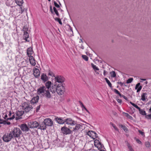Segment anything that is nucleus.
Listing matches in <instances>:
<instances>
[{"label": "nucleus", "instance_id": "1", "mask_svg": "<svg viewBox=\"0 0 151 151\" xmlns=\"http://www.w3.org/2000/svg\"><path fill=\"white\" fill-rule=\"evenodd\" d=\"M49 91V90L46 89L45 87L43 86L37 89V93L38 94L41 95L47 99H50L52 98V96Z\"/></svg>", "mask_w": 151, "mask_h": 151}, {"label": "nucleus", "instance_id": "2", "mask_svg": "<svg viewBox=\"0 0 151 151\" xmlns=\"http://www.w3.org/2000/svg\"><path fill=\"white\" fill-rule=\"evenodd\" d=\"M12 133L13 137H18L22 133V132L19 128H14L10 132Z\"/></svg>", "mask_w": 151, "mask_h": 151}, {"label": "nucleus", "instance_id": "3", "mask_svg": "<svg viewBox=\"0 0 151 151\" xmlns=\"http://www.w3.org/2000/svg\"><path fill=\"white\" fill-rule=\"evenodd\" d=\"M22 109L24 112L27 113L31 110L33 109V107L29 104L25 102L22 104Z\"/></svg>", "mask_w": 151, "mask_h": 151}, {"label": "nucleus", "instance_id": "4", "mask_svg": "<svg viewBox=\"0 0 151 151\" xmlns=\"http://www.w3.org/2000/svg\"><path fill=\"white\" fill-rule=\"evenodd\" d=\"M13 138L10 132L5 133L2 137L3 140L5 142H9Z\"/></svg>", "mask_w": 151, "mask_h": 151}, {"label": "nucleus", "instance_id": "5", "mask_svg": "<svg viewBox=\"0 0 151 151\" xmlns=\"http://www.w3.org/2000/svg\"><path fill=\"white\" fill-rule=\"evenodd\" d=\"M65 88L62 83L58 84L57 86V93L59 95H61L65 91Z\"/></svg>", "mask_w": 151, "mask_h": 151}, {"label": "nucleus", "instance_id": "6", "mask_svg": "<svg viewBox=\"0 0 151 151\" xmlns=\"http://www.w3.org/2000/svg\"><path fill=\"white\" fill-rule=\"evenodd\" d=\"M28 127L31 128L38 127L39 123L36 121H30L28 123Z\"/></svg>", "mask_w": 151, "mask_h": 151}, {"label": "nucleus", "instance_id": "7", "mask_svg": "<svg viewBox=\"0 0 151 151\" xmlns=\"http://www.w3.org/2000/svg\"><path fill=\"white\" fill-rule=\"evenodd\" d=\"M61 130L62 133L65 134H71L72 132L69 129L65 127H62L61 128Z\"/></svg>", "mask_w": 151, "mask_h": 151}, {"label": "nucleus", "instance_id": "8", "mask_svg": "<svg viewBox=\"0 0 151 151\" xmlns=\"http://www.w3.org/2000/svg\"><path fill=\"white\" fill-rule=\"evenodd\" d=\"M65 122L69 125L73 126L75 125L76 124L77 122L69 118L65 119Z\"/></svg>", "mask_w": 151, "mask_h": 151}, {"label": "nucleus", "instance_id": "9", "mask_svg": "<svg viewBox=\"0 0 151 151\" xmlns=\"http://www.w3.org/2000/svg\"><path fill=\"white\" fill-rule=\"evenodd\" d=\"M55 82L62 83L65 81V78L63 76H58L55 77Z\"/></svg>", "mask_w": 151, "mask_h": 151}, {"label": "nucleus", "instance_id": "10", "mask_svg": "<svg viewBox=\"0 0 151 151\" xmlns=\"http://www.w3.org/2000/svg\"><path fill=\"white\" fill-rule=\"evenodd\" d=\"M44 122L47 126H52L53 124L52 121L49 118L45 119L44 121Z\"/></svg>", "mask_w": 151, "mask_h": 151}, {"label": "nucleus", "instance_id": "11", "mask_svg": "<svg viewBox=\"0 0 151 151\" xmlns=\"http://www.w3.org/2000/svg\"><path fill=\"white\" fill-rule=\"evenodd\" d=\"M94 145L99 149H100L103 146L100 142L98 139H96L94 141Z\"/></svg>", "mask_w": 151, "mask_h": 151}, {"label": "nucleus", "instance_id": "12", "mask_svg": "<svg viewBox=\"0 0 151 151\" xmlns=\"http://www.w3.org/2000/svg\"><path fill=\"white\" fill-rule=\"evenodd\" d=\"M24 63L23 58L22 57H17L16 58V63L17 65H21L22 63Z\"/></svg>", "mask_w": 151, "mask_h": 151}, {"label": "nucleus", "instance_id": "13", "mask_svg": "<svg viewBox=\"0 0 151 151\" xmlns=\"http://www.w3.org/2000/svg\"><path fill=\"white\" fill-rule=\"evenodd\" d=\"M57 84H52V86L50 87V91L52 93H54L57 91Z\"/></svg>", "mask_w": 151, "mask_h": 151}, {"label": "nucleus", "instance_id": "14", "mask_svg": "<svg viewBox=\"0 0 151 151\" xmlns=\"http://www.w3.org/2000/svg\"><path fill=\"white\" fill-rule=\"evenodd\" d=\"M33 74L36 78H38L40 76V72L38 69L35 68L33 69Z\"/></svg>", "mask_w": 151, "mask_h": 151}, {"label": "nucleus", "instance_id": "15", "mask_svg": "<svg viewBox=\"0 0 151 151\" xmlns=\"http://www.w3.org/2000/svg\"><path fill=\"white\" fill-rule=\"evenodd\" d=\"M24 111H18L16 112V114L17 116L16 117V120H18L19 119H21V116H22L24 114Z\"/></svg>", "mask_w": 151, "mask_h": 151}, {"label": "nucleus", "instance_id": "16", "mask_svg": "<svg viewBox=\"0 0 151 151\" xmlns=\"http://www.w3.org/2000/svg\"><path fill=\"white\" fill-rule=\"evenodd\" d=\"M29 127L25 124H22L20 128L23 131L27 132L29 130Z\"/></svg>", "mask_w": 151, "mask_h": 151}, {"label": "nucleus", "instance_id": "17", "mask_svg": "<svg viewBox=\"0 0 151 151\" xmlns=\"http://www.w3.org/2000/svg\"><path fill=\"white\" fill-rule=\"evenodd\" d=\"M33 50L32 49L31 47H29L28 48L27 50V55L29 57L30 56H31V55L33 54Z\"/></svg>", "mask_w": 151, "mask_h": 151}, {"label": "nucleus", "instance_id": "18", "mask_svg": "<svg viewBox=\"0 0 151 151\" xmlns=\"http://www.w3.org/2000/svg\"><path fill=\"white\" fill-rule=\"evenodd\" d=\"M41 79L44 82H46L48 80V78L47 76L45 74H42L41 76Z\"/></svg>", "mask_w": 151, "mask_h": 151}, {"label": "nucleus", "instance_id": "19", "mask_svg": "<svg viewBox=\"0 0 151 151\" xmlns=\"http://www.w3.org/2000/svg\"><path fill=\"white\" fill-rule=\"evenodd\" d=\"M39 99V97L38 96H37L35 97H33L31 101V103L32 104H34L38 102Z\"/></svg>", "mask_w": 151, "mask_h": 151}, {"label": "nucleus", "instance_id": "20", "mask_svg": "<svg viewBox=\"0 0 151 151\" xmlns=\"http://www.w3.org/2000/svg\"><path fill=\"white\" fill-rule=\"evenodd\" d=\"M46 126H47V125L43 122V123H42L40 125L39 124V126H38V129H40L41 130H44L46 129Z\"/></svg>", "mask_w": 151, "mask_h": 151}, {"label": "nucleus", "instance_id": "21", "mask_svg": "<svg viewBox=\"0 0 151 151\" xmlns=\"http://www.w3.org/2000/svg\"><path fill=\"white\" fill-rule=\"evenodd\" d=\"M29 61L30 64L32 65L35 66L36 64L35 61L33 56L29 57Z\"/></svg>", "mask_w": 151, "mask_h": 151}, {"label": "nucleus", "instance_id": "22", "mask_svg": "<svg viewBox=\"0 0 151 151\" xmlns=\"http://www.w3.org/2000/svg\"><path fill=\"white\" fill-rule=\"evenodd\" d=\"M55 120L59 124H62L65 123V120H63L62 119L57 117L55 118Z\"/></svg>", "mask_w": 151, "mask_h": 151}, {"label": "nucleus", "instance_id": "23", "mask_svg": "<svg viewBox=\"0 0 151 151\" xmlns=\"http://www.w3.org/2000/svg\"><path fill=\"white\" fill-rule=\"evenodd\" d=\"M52 84L51 82L50 81H48L47 82L45 83V87L46 88V89L49 90Z\"/></svg>", "mask_w": 151, "mask_h": 151}, {"label": "nucleus", "instance_id": "24", "mask_svg": "<svg viewBox=\"0 0 151 151\" xmlns=\"http://www.w3.org/2000/svg\"><path fill=\"white\" fill-rule=\"evenodd\" d=\"M75 127L73 128V131L75 132H77L82 126L80 124H78L76 123Z\"/></svg>", "mask_w": 151, "mask_h": 151}, {"label": "nucleus", "instance_id": "25", "mask_svg": "<svg viewBox=\"0 0 151 151\" xmlns=\"http://www.w3.org/2000/svg\"><path fill=\"white\" fill-rule=\"evenodd\" d=\"M29 37L28 33L27 31H24L23 36V39L26 41H28L27 39Z\"/></svg>", "mask_w": 151, "mask_h": 151}, {"label": "nucleus", "instance_id": "26", "mask_svg": "<svg viewBox=\"0 0 151 151\" xmlns=\"http://www.w3.org/2000/svg\"><path fill=\"white\" fill-rule=\"evenodd\" d=\"M140 83H138L137 84H136V86L135 87V89H137V92H139L141 89L142 88V86H140Z\"/></svg>", "mask_w": 151, "mask_h": 151}, {"label": "nucleus", "instance_id": "27", "mask_svg": "<svg viewBox=\"0 0 151 151\" xmlns=\"http://www.w3.org/2000/svg\"><path fill=\"white\" fill-rule=\"evenodd\" d=\"M147 95L146 93H143L141 95V100L143 101H146V99H147Z\"/></svg>", "mask_w": 151, "mask_h": 151}, {"label": "nucleus", "instance_id": "28", "mask_svg": "<svg viewBox=\"0 0 151 151\" xmlns=\"http://www.w3.org/2000/svg\"><path fill=\"white\" fill-rule=\"evenodd\" d=\"M17 4L20 6H22L24 2L23 0H15Z\"/></svg>", "mask_w": 151, "mask_h": 151}, {"label": "nucleus", "instance_id": "29", "mask_svg": "<svg viewBox=\"0 0 151 151\" xmlns=\"http://www.w3.org/2000/svg\"><path fill=\"white\" fill-rule=\"evenodd\" d=\"M87 134L91 137L92 138V136L94 134H96V133L92 131H89L87 132Z\"/></svg>", "mask_w": 151, "mask_h": 151}, {"label": "nucleus", "instance_id": "30", "mask_svg": "<svg viewBox=\"0 0 151 151\" xmlns=\"http://www.w3.org/2000/svg\"><path fill=\"white\" fill-rule=\"evenodd\" d=\"M110 74L111 75V76L112 78H114L116 77V74L115 71H112L110 72Z\"/></svg>", "mask_w": 151, "mask_h": 151}, {"label": "nucleus", "instance_id": "31", "mask_svg": "<svg viewBox=\"0 0 151 151\" xmlns=\"http://www.w3.org/2000/svg\"><path fill=\"white\" fill-rule=\"evenodd\" d=\"M105 79L106 80V82L108 84L109 86L111 87H112V84L110 81H109V80H108V79L107 78H105Z\"/></svg>", "mask_w": 151, "mask_h": 151}, {"label": "nucleus", "instance_id": "32", "mask_svg": "<svg viewBox=\"0 0 151 151\" xmlns=\"http://www.w3.org/2000/svg\"><path fill=\"white\" fill-rule=\"evenodd\" d=\"M139 113L143 115H146L145 111V110H143L141 109L140 110H139Z\"/></svg>", "mask_w": 151, "mask_h": 151}, {"label": "nucleus", "instance_id": "33", "mask_svg": "<svg viewBox=\"0 0 151 151\" xmlns=\"http://www.w3.org/2000/svg\"><path fill=\"white\" fill-rule=\"evenodd\" d=\"M55 19V21H58L59 24L61 25H62V23L60 19L57 17H56Z\"/></svg>", "mask_w": 151, "mask_h": 151}, {"label": "nucleus", "instance_id": "34", "mask_svg": "<svg viewBox=\"0 0 151 151\" xmlns=\"http://www.w3.org/2000/svg\"><path fill=\"white\" fill-rule=\"evenodd\" d=\"M53 9L54 11L55 12V14H56L57 16H58L59 15V13L56 8L55 7H54Z\"/></svg>", "mask_w": 151, "mask_h": 151}, {"label": "nucleus", "instance_id": "35", "mask_svg": "<svg viewBox=\"0 0 151 151\" xmlns=\"http://www.w3.org/2000/svg\"><path fill=\"white\" fill-rule=\"evenodd\" d=\"M133 79L132 78H130L128 79L127 81V83H131L133 81Z\"/></svg>", "mask_w": 151, "mask_h": 151}, {"label": "nucleus", "instance_id": "36", "mask_svg": "<svg viewBox=\"0 0 151 151\" xmlns=\"http://www.w3.org/2000/svg\"><path fill=\"white\" fill-rule=\"evenodd\" d=\"M127 145L129 151H130L132 150L133 149L132 148V146L130 145L129 143L128 142H127Z\"/></svg>", "mask_w": 151, "mask_h": 151}, {"label": "nucleus", "instance_id": "37", "mask_svg": "<svg viewBox=\"0 0 151 151\" xmlns=\"http://www.w3.org/2000/svg\"><path fill=\"white\" fill-rule=\"evenodd\" d=\"M82 57L86 61L88 60V58L86 55H82Z\"/></svg>", "mask_w": 151, "mask_h": 151}, {"label": "nucleus", "instance_id": "38", "mask_svg": "<svg viewBox=\"0 0 151 151\" xmlns=\"http://www.w3.org/2000/svg\"><path fill=\"white\" fill-rule=\"evenodd\" d=\"M48 74L49 75L51 76L52 77L55 76L54 74L52 71L50 70H49Z\"/></svg>", "mask_w": 151, "mask_h": 151}, {"label": "nucleus", "instance_id": "39", "mask_svg": "<svg viewBox=\"0 0 151 151\" xmlns=\"http://www.w3.org/2000/svg\"><path fill=\"white\" fill-rule=\"evenodd\" d=\"M120 126L122 128V129H124V131H125L126 130H127V128L125 126L121 124L120 125Z\"/></svg>", "mask_w": 151, "mask_h": 151}, {"label": "nucleus", "instance_id": "40", "mask_svg": "<svg viewBox=\"0 0 151 151\" xmlns=\"http://www.w3.org/2000/svg\"><path fill=\"white\" fill-rule=\"evenodd\" d=\"M145 145L146 147H149L150 146V143L148 142H146Z\"/></svg>", "mask_w": 151, "mask_h": 151}, {"label": "nucleus", "instance_id": "41", "mask_svg": "<svg viewBox=\"0 0 151 151\" xmlns=\"http://www.w3.org/2000/svg\"><path fill=\"white\" fill-rule=\"evenodd\" d=\"M15 117L14 114L13 113H12V117L9 118L8 119V120H12L14 119Z\"/></svg>", "mask_w": 151, "mask_h": 151}, {"label": "nucleus", "instance_id": "42", "mask_svg": "<svg viewBox=\"0 0 151 151\" xmlns=\"http://www.w3.org/2000/svg\"><path fill=\"white\" fill-rule=\"evenodd\" d=\"M94 70H95V72H96V73L97 74H99V73L98 72H96V70H99V69L97 67H92Z\"/></svg>", "mask_w": 151, "mask_h": 151}, {"label": "nucleus", "instance_id": "43", "mask_svg": "<svg viewBox=\"0 0 151 151\" xmlns=\"http://www.w3.org/2000/svg\"><path fill=\"white\" fill-rule=\"evenodd\" d=\"M3 117H4V118L5 119H6L7 120H8V118H7V115L5 114V113H4L3 114Z\"/></svg>", "mask_w": 151, "mask_h": 151}, {"label": "nucleus", "instance_id": "44", "mask_svg": "<svg viewBox=\"0 0 151 151\" xmlns=\"http://www.w3.org/2000/svg\"><path fill=\"white\" fill-rule=\"evenodd\" d=\"M6 121L3 120H2L0 119V124H6Z\"/></svg>", "mask_w": 151, "mask_h": 151}, {"label": "nucleus", "instance_id": "45", "mask_svg": "<svg viewBox=\"0 0 151 151\" xmlns=\"http://www.w3.org/2000/svg\"><path fill=\"white\" fill-rule=\"evenodd\" d=\"M54 4L55 6L57 8H59L60 6L55 1H54Z\"/></svg>", "mask_w": 151, "mask_h": 151}, {"label": "nucleus", "instance_id": "46", "mask_svg": "<svg viewBox=\"0 0 151 151\" xmlns=\"http://www.w3.org/2000/svg\"><path fill=\"white\" fill-rule=\"evenodd\" d=\"M114 91L117 94H118L120 93L116 89H114Z\"/></svg>", "mask_w": 151, "mask_h": 151}, {"label": "nucleus", "instance_id": "47", "mask_svg": "<svg viewBox=\"0 0 151 151\" xmlns=\"http://www.w3.org/2000/svg\"><path fill=\"white\" fill-rule=\"evenodd\" d=\"M114 129H115V130L116 131H118V129L116 127V126L115 125V124H113L112 126Z\"/></svg>", "mask_w": 151, "mask_h": 151}, {"label": "nucleus", "instance_id": "48", "mask_svg": "<svg viewBox=\"0 0 151 151\" xmlns=\"http://www.w3.org/2000/svg\"><path fill=\"white\" fill-rule=\"evenodd\" d=\"M138 132H139L142 135L144 136L145 135H144V133L142 132L140 130H138Z\"/></svg>", "mask_w": 151, "mask_h": 151}, {"label": "nucleus", "instance_id": "49", "mask_svg": "<svg viewBox=\"0 0 151 151\" xmlns=\"http://www.w3.org/2000/svg\"><path fill=\"white\" fill-rule=\"evenodd\" d=\"M146 117L148 119H151V114L147 115Z\"/></svg>", "mask_w": 151, "mask_h": 151}, {"label": "nucleus", "instance_id": "50", "mask_svg": "<svg viewBox=\"0 0 151 151\" xmlns=\"http://www.w3.org/2000/svg\"><path fill=\"white\" fill-rule=\"evenodd\" d=\"M134 106L136 108V109H138L139 111V110H140V108L139 107H138L137 105L135 104V105Z\"/></svg>", "mask_w": 151, "mask_h": 151}, {"label": "nucleus", "instance_id": "51", "mask_svg": "<svg viewBox=\"0 0 151 151\" xmlns=\"http://www.w3.org/2000/svg\"><path fill=\"white\" fill-rule=\"evenodd\" d=\"M40 105L37 106V107L36 110V111L37 112L39 111V110L40 109Z\"/></svg>", "mask_w": 151, "mask_h": 151}, {"label": "nucleus", "instance_id": "52", "mask_svg": "<svg viewBox=\"0 0 151 151\" xmlns=\"http://www.w3.org/2000/svg\"><path fill=\"white\" fill-rule=\"evenodd\" d=\"M94 135H95V136H94V137H93V136H92V138H93V139H95L97 137V134L96 133V134H94Z\"/></svg>", "mask_w": 151, "mask_h": 151}, {"label": "nucleus", "instance_id": "53", "mask_svg": "<svg viewBox=\"0 0 151 151\" xmlns=\"http://www.w3.org/2000/svg\"><path fill=\"white\" fill-rule=\"evenodd\" d=\"M117 83L119 84L121 86H123L124 84V83H122L121 82H119Z\"/></svg>", "mask_w": 151, "mask_h": 151}, {"label": "nucleus", "instance_id": "54", "mask_svg": "<svg viewBox=\"0 0 151 151\" xmlns=\"http://www.w3.org/2000/svg\"><path fill=\"white\" fill-rule=\"evenodd\" d=\"M136 141L138 143H139V144H141L142 143L141 142L139 139H137Z\"/></svg>", "mask_w": 151, "mask_h": 151}, {"label": "nucleus", "instance_id": "55", "mask_svg": "<svg viewBox=\"0 0 151 151\" xmlns=\"http://www.w3.org/2000/svg\"><path fill=\"white\" fill-rule=\"evenodd\" d=\"M123 114H125V116L127 117L129 115L128 113H126L125 112H123Z\"/></svg>", "mask_w": 151, "mask_h": 151}, {"label": "nucleus", "instance_id": "56", "mask_svg": "<svg viewBox=\"0 0 151 151\" xmlns=\"http://www.w3.org/2000/svg\"><path fill=\"white\" fill-rule=\"evenodd\" d=\"M122 97H123L126 100H127L128 99L124 95L122 96Z\"/></svg>", "mask_w": 151, "mask_h": 151}, {"label": "nucleus", "instance_id": "57", "mask_svg": "<svg viewBox=\"0 0 151 151\" xmlns=\"http://www.w3.org/2000/svg\"><path fill=\"white\" fill-rule=\"evenodd\" d=\"M117 102L119 103H121L122 102V100L119 99H117Z\"/></svg>", "mask_w": 151, "mask_h": 151}, {"label": "nucleus", "instance_id": "58", "mask_svg": "<svg viewBox=\"0 0 151 151\" xmlns=\"http://www.w3.org/2000/svg\"><path fill=\"white\" fill-rule=\"evenodd\" d=\"M9 117H11V116L12 115V113L11 112V111H10L9 112Z\"/></svg>", "mask_w": 151, "mask_h": 151}, {"label": "nucleus", "instance_id": "59", "mask_svg": "<svg viewBox=\"0 0 151 151\" xmlns=\"http://www.w3.org/2000/svg\"><path fill=\"white\" fill-rule=\"evenodd\" d=\"M80 103L81 106V107L83 108V107L85 106H84L83 103L81 102H80Z\"/></svg>", "mask_w": 151, "mask_h": 151}, {"label": "nucleus", "instance_id": "60", "mask_svg": "<svg viewBox=\"0 0 151 151\" xmlns=\"http://www.w3.org/2000/svg\"><path fill=\"white\" fill-rule=\"evenodd\" d=\"M127 118L131 120H132L133 119L132 117L129 115Z\"/></svg>", "mask_w": 151, "mask_h": 151}, {"label": "nucleus", "instance_id": "61", "mask_svg": "<svg viewBox=\"0 0 151 151\" xmlns=\"http://www.w3.org/2000/svg\"><path fill=\"white\" fill-rule=\"evenodd\" d=\"M2 145V142L1 140L0 139V147Z\"/></svg>", "mask_w": 151, "mask_h": 151}, {"label": "nucleus", "instance_id": "62", "mask_svg": "<svg viewBox=\"0 0 151 151\" xmlns=\"http://www.w3.org/2000/svg\"><path fill=\"white\" fill-rule=\"evenodd\" d=\"M50 11L52 13H53V10H52V6H50Z\"/></svg>", "mask_w": 151, "mask_h": 151}, {"label": "nucleus", "instance_id": "63", "mask_svg": "<svg viewBox=\"0 0 151 151\" xmlns=\"http://www.w3.org/2000/svg\"><path fill=\"white\" fill-rule=\"evenodd\" d=\"M130 103L133 106H134V105H135V104L133 103L132 102H130Z\"/></svg>", "mask_w": 151, "mask_h": 151}, {"label": "nucleus", "instance_id": "64", "mask_svg": "<svg viewBox=\"0 0 151 151\" xmlns=\"http://www.w3.org/2000/svg\"><path fill=\"white\" fill-rule=\"evenodd\" d=\"M20 8H21V10L22 11V12H23L24 11V10L23 9V8L22 7H21Z\"/></svg>", "mask_w": 151, "mask_h": 151}]
</instances>
